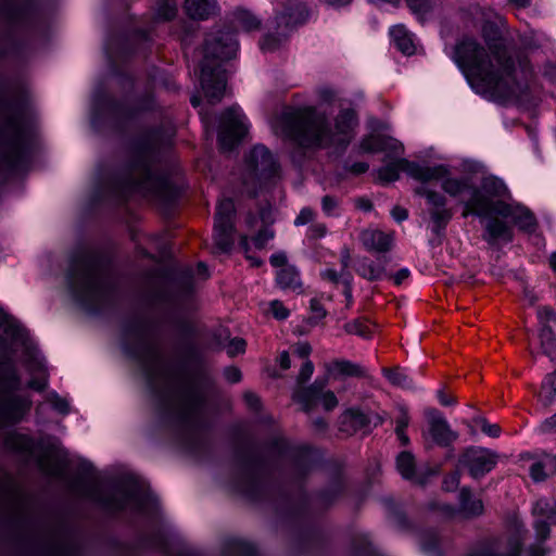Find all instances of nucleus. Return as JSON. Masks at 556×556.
Listing matches in <instances>:
<instances>
[{"label": "nucleus", "instance_id": "nucleus-61", "mask_svg": "<svg viewBox=\"0 0 556 556\" xmlns=\"http://www.w3.org/2000/svg\"><path fill=\"white\" fill-rule=\"evenodd\" d=\"M407 426V422L404 419H401L399 425L395 428V433L403 445L408 443V437L405 434L404 430Z\"/></svg>", "mask_w": 556, "mask_h": 556}, {"label": "nucleus", "instance_id": "nucleus-64", "mask_svg": "<svg viewBox=\"0 0 556 556\" xmlns=\"http://www.w3.org/2000/svg\"><path fill=\"white\" fill-rule=\"evenodd\" d=\"M77 465L79 467V470L84 473V475H89L93 471V466L92 464L85 459V458H80V457H77Z\"/></svg>", "mask_w": 556, "mask_h": 556}, {"label": "nucleus", "instance_id": "nucleus-53", "mask_svg": "<svg viewBox=\"0 0 556 556\" xmlns=\"http://www.w3.org/2000/svg\"><path fill=\"white\" fill-rule=\"evenodd\" d=\"M538 318L541 327L548 326L547 323L556 319V314L548 307H540L538 309Z\"/></svg>", "mask_w": 556, "mask_h": 556}, {"label": "nucleus", "instance_id": "nucleus-52", "mask_svg": "<svg viewBox=\"0 0 556 556\" xmlns=\"http://www.w3.org/2000/svg\"><path fill=\"white\" fill-rule=\"evenodd\" d=\"M274 238V231L265 228L261 230L254 238V244L256 248H263L269 240Z\"/></svg>", "mask_w": 556, "mask_h": 556}, {"label": "nucleus", "instance_id": "nucleus-12", "mask_svg": "<svg viewBox=\"0 0 556 556\" xmlns=\"http://www.w3.org/2000/svg\"><path fill=\"white\" fill-rule=\"evenodd\" d=\"M162 185L163 180L152 173L146 153L130 165L122 181V188L125 192H138L144 195L155 192Z\"/></svg>", "mask_w": 556, "mask_h": 556}, {"label": "nucleus", "instance_id": "nucleus-62", "mask_svg": "<svg viewBox=\"0 0 556 556\" xmlns=\"http://www.w3.org/2000/svg\"><path fill=\"white\" fill-rule=\"evenodd\" d=\"M343 273H344V271H342V270H341V273H337L336 270H333V269H330V268H329V269H325L324 271H321V277H323L324 279H327V280H329V281H331V282L337 283V282H339V281H341V282H342V277H341V275H342Z\"/></svg>", "mask_w": 556, "mask_h": 556}, {"label": "nucleus", "instance_id": "nucleus-57", "mask_svg": "<svg viewBox=\"0 0 556 556\" xmlns=\"http://www.w3.org/2000/svg\"><path fill=\"white\" fill-rule=\"evenodd\" d=\"M270 264L274 267L281 269L282 267L290 266L287 263V255L283 252L275 253L270 256Z\"/></svg>", "mask_w": 556, "mask_h": 556}, {"label": "nucleus", "instance_id": "nucleus-19", "mask_svg": "<svg viewBox=\"0 0 556 556\" xmlns=\"http://www.w3.org/2000/svg\"><path fill=\"white\" fill-rule=\"evenodd\" d=\"M330 378L326 372L324 377H317L312 384L307 387L298 386L294 389L292 399L301 405L304 413H309L315 407L317 396L328 390L327 387Z\"/></svg>", "mask_w": 556, "mask_h": 556}, {"label": "nucleus", "instance_id": "nucleus-49", "mask_svg": "<svg viewBox=\"0 0 556 556\" xmlns=\"http://www.w3.org/2000/svg\"><path fill=\"white\" fill-rule=\"evenodd\" d=\"M244 351H245V341L241 338L232 339L227 346V353L230 356H236L238 354L243 353Z\"/></svg>", "mask_w": 556, "mask_h": 556}, {"label": "nucleus", "instance_id": "nucleus-22", "mask_svg": "<svg viewBox=\"0 0 556 556\" xmlns=\"http://www.w3.org/2000/svg\"><path fill=\"white\" fill-rule=\"evenodd\" d=\"M325 369L328 376L338 380L344 377H365L366 369L359 364L346 361L334 359L331 363L325 364Z\"/></svg>", "mask_w": 556, "mask_h": 556}, {"label": "nucleus", "instance_id": "nucleus-59", "mask_svg": "<svg viewBox=\"0 0 556 556\" xmlns=\"http://www.w3.org/2000/svg\"><path fill=\"white\" fill-rule=\"evenodd\" d=\"M437 397L440 404L444 406L454 405L457 402L455 396L447 395L443 389L438 390Z\"/></svg>", "mask_w": 556, "mask_h": 556}, {"label": "nucleus", "instance_id": "nucleus-55", "mask_svg": "<svg viewBox=\"0 0 556 556\" xmlns=\"http://www.w3.org/2000/svg\"><path fill=\"white\" fill-rule=\"evenodd\" d=\"M224 377L229 383H237L241 380V371L237 367L229 366L224 369Z\"/></svg>", "mask_w": 556, "mask_h": 556}, {"label": "nucleus", "instance_id": "nucleus-31", "mask_svg": "<svg viewBox=\"0 0 556 556\" xmlns=\"http://www.w3.org/2000/svg\"><path fill=\"white\" fill-rule=\"evenodd\" d=\"M540 340L543 353L552 361H556V338L549 326L540 329Z\"/></svg>", "mask_w": 556, "mask_h": 556}, {"label": "nucleus", "instance_id": "nucleus-58", "mask_svg": "<svg viewBox=\"0 0 556 556\" xmlns=\"http://www.w3.org/2000/svg\"><path fill=\"white\" fill-rule=\"evenodd\" d=\"M28 367L30 370H38L43 371L45 370V359L39 353L35 352L33 353V361L28 364Z\"/></svg>", "mask_w": 556, "mask_h": 556}, {"label": "nucleus", "instance_id": "nucleus-63", "mask_svg": "<svg viewBox=\"0 0 556 556\" xmlns=\"http://www.w3.org/2000/svg\"><path fill=\"white\" fill-rule=\"evenodd\" d=\"M391 215L392 217L396 220V222H403L407 218L408 216V213L405 208L401 207V206H394L391 211Z\"/></svg>", "mask_w": 556, "mask_h": 556}, {"label": "nucleus", "instance_id": "nucleus-56", "mask_svg": "<svg viewBox=\"0 0 556 556\" xmlns=\"http://www.w3.org/2000/svg\"><path fill=\"white\" fill-rule=\"evenodd\" d=\"M312 352V346L307 342L298 343L294 348V353L302 359H308Z\"/></svg>", "mask_w": 556, "mask_h": 556}, {"label": "nucleus", "instance_id": "nucleus-48", "mask_svg": "<svg viewBox=\"0 0 556 556\" xmlns=\"http://www.w3.org/2000/svg\"><path fill=\"white\" fill-rule=\"evenodd\" d=\"M321 207L326 215L332 216L336 215V211L339 207V202L331 195H325L321 199Z\"/></svg>", "mask_w": 556, "mask_h": 556}, {"label": "nucleus", "instance_id": "nucleus-54", "mask_svg": "<svg viewBox=\"0 0 556 556\" xmlns=\"http://www.w3.org/2000/svg\"><path fill=\"white\" fill-rule=\"evenodd\" d=\"M313 218H314V212L308 207H304L301 210L300 214L296 216L294 224L296 226H303V225H306L309 222H312Z\"/></svg>", "mask_w": 556, "mask_h": 556}, {"label": "nucleus", "instance_id": "nucleus-3", "mask_svg": "<svg viewBox=\"0 0 556 556\" xmlns=\"http://www.w3.org/2000/svg\"><path fill=\"white\" fill-rule=\"evenodd\" d=\"M356 113L342 109L330 123L314 108L286 111L273 123V129L304 147L344 149L354 136Z\"/></svg>", "mask_w": 556, "mask_h": 556}, {"label": "nucleus", "instance_id": "nucleus-37", "mask_svg": "<svg viewBox=\"0 0 556 556\" xmlns=\"http://www.w3.org/2000/svg\"><path fill=\"white\" fill-rule=\"evenodd\" d=\"M344 329L348 333L359 336L364 339L370 337V331L366 323L362 319H355L345 324Z\"/></svg>", "mask_w": 556, "mask_h": 556}, {"label": "nucleus", "instance_id": "nucleus-13", "mask_svg": "<svg viewBox=\"0 0 556 556\" xmlns=\"http://www.w3.org/2000/svg\"><path fill=\"white\" fill-rule=\"evenodd\" d=\"M249 123L239 106L227 109L220 116L218 142L223 151H231L247 135Z\"/></svg>", "mask_w": 556, "mask_h": 556}, {"label": "nucleus", "instance_id": "nucleus-51", "mask_svg": "<svg viewBox=\"0 0 556 556\" xmlns=\"http://www.w3.org/2000/svg\"><path fill=\"white\" fill-rule=\"evenodd\" d=\"M529 473L534 482H541L546 478L544 467L540 462H534L530 466Z\"/></svg>", "mask_w": 556, "mask_h": 556}, {"label": "nucleus", "instance_id": "nucleus-2", "mask_svg": "<svg viewBox=\"0 0 556 556\" xmlns=\"http://www.w3.org/2000/svg\"><path fill=\"white\" fill-rule=\"evenodd\" d=\"M454 59L477 93L502 102L518 100L523 93L525 84L505 51L488 52L475 39L464 38L455 48Z\"/></svg>", "mask_w": 556, "mask_h": 556}, {"label": "nucleus", "instance_id": "nucleus-10", "mask_svg": "<svg viewBox=\"0 0 556 556\" xmlns=\"http://www.w3.org/2000/svg\"><path fill=\"white\" fill-rule=\"evenodd\" d=\"M164 375L174 388V401L177 406L193 410L205 402L206 388L212 384L210 379L202 381L180 368L166 371Z\"/></svg>", "mask_w": 556, "mask_h": 556}, {"label": "nucleus", "instance_id": "nucleus-18", "mask_svg": "<svg viewBox=\"0 0 556 556\" xmlns=\"http://www.w3.org/2000/svg\"><path fill=\"white\" fill-rule=\"evenodd\" d=\"M460 464L466 467L473 478L483 477L496 465V454L483 447H469L460 458Z\"/></svg>", "mask_w": 556, "mask_h": 556}, {"label": "nucleus", "instance_id": "nucleus-60", "mask_svg": "<svg viewBox=\"0 0 556 556\" xmlns=\"http://www.w3.org/2000/svg\"><path fill=\"white\" fill-rule=\"evenodd\" d=\"M342 277V283L345 286V289H344V295L346 296V299L349 301L352 300V280H353V277L350 273H343L341 275Z\"/></svg>", "mask_w": 556, "mask_h": 556}, {"label": "nucleus", "instance_id": "nucleus-15", "mask_svg": "<svg viewBox=\"0 0 556 556\" xmlns=\"http://www.w3.org/2000/svg\"><path fill=\"white\" fill-rule=\"evenodd\" d=\"M418 193L427 201L431 231L437 235L441 233L453 217V210L447 206L446 197L428 188H420Z\"/></svg>", "mask_w": 556, "mask_h": 556}, {"label": "nucleus", "instance_id": "nucleus-38", "mask_svg": "<svg viewBox=\"0 0 556 556\" xmlns=\"http://www.w3.org/2000/svg\"><path fill=\"white\" fill-rule=\"evenodd\" d=\"M317 403L323 406L326 413H330L339 405V400L333 391L327 390L317 396Z\"/></svg>", "mask_w": 556, "mask_h": 556}, {"label": "nucleus", "instance_id": "nucleus-40", "mask_svg": "<svg viewBox=\"0 0 556 556\" xmlns=\"http://www.w3.org/2000/svg\"><path fill=\"white\" fill-rule=\"evenodd\" d=\"M367 420L368 419H341L339 430L346 435H351L364 427Z\"/></svg>", "mask_w": 556, "mask_h": 556}, {"label": "nucleus", "instance_id": "nucleus-4", "mask_svg": "<svg viewBox=\"0 0 556 556\" xmlns=\"http://www.w3.org/2000/svg\"><path fill=\"white\" fill-rule=\"evenodd\" d=\"M25 329L0 309V417H21L31 405L28 392L11 365V354L20 348L28 350Z\"/></svg>", "mask_w": 556, "mask_h": 556}, {"label": "nucleus", "instance_id": "nucleus-17", "mask_svg": "<svg viewBox=\"0 0 556 556\" xmlns=\"http://www.w3.org/2000/svg\"><path fill=\"white\" fill-rule=\"evenodd\" d=\"M459 508L456 509L450 504L431 503L430 509L437 510L444 518H452L457 513L465 517L479 516L483 511V503L480 498L472 497L468 488H463L458 495Z\"/></svg>", "mask_w": 556, "mask_h": 556}, {"label": "nucleus", "instance_id": "nucleus-1", "mask_svg": "<svg viewBox=\"0 0 556 556\" xmlns=\"http://www.w3.org/2000/svg\"><path fill=\"white\" fill-rule=\"evenodd\" d=\"M400 172L420 182H440L443 192L463 205V217L475 215L486 218L483 238L490 244L513 240L511 227L496 218L497 216L509 220L526 232H532L536 227L535 217L527 207L505 201L507 188L496 177H485L476 186L468 176H453L450 168L443 164L428 165L406 159L380 167L377 174L381 181L391 182L399 179Z\"/></svg>", "mask_w": 556, "mask_h": 556}, {"label": "nucleus", "instance_id": "nucleus-21", "mask_svg": "<svg viewBox=\"0 0 556 556\" xmlns=\"http://www.w3.org/2000/svg\"><path fill=\"white\" fill-rule=\"evenodd\" d=\"M364 248L372 252H387L392 244V236L379 229H365L359 235Z\"/></svg>", "mask_w": 556, "mask_h": 556}, {"label": "nucleus", "instance_id": "nucleus-32", "mask_svg": "<svg viewBox=\"0 0 556 556\" xmlns=\"http://www.w3.org/2000/svg\"><path fill=\"white\" fill-rule=\"evenodd\" d=\"M382 372L389 382L395 387L403 389H412L414 387L412 379L402 369L383 368Z\"/></svg>", "mask_w": 556, "mask_h": 556}, {"label": "nucleus", "instance_id": "nucleus-5", "mask_svg": "<svg viewBox=\"0 0 556 556\" xmlns=\"http://www.w3.org/2000/svg\"><path fill=\"white\" fill-rule=\"evenodd\" d=\"M31 127L20 101H0V170L20 172L30 153Z\"/></svg>", "mask_w": 556, "mask_h": 556}, {"label": "nucleus", "instance_id": "nucleus-26", "mask_svg": "<svg viewBox=\"0 0 556 556\" xmlns=\"http://www.w3.org/2000/svg\"><path fill=\"white\" fill-rule=\"evenodd\" d=\"M390 36L396 48L404 54L412 55L415 53L414 35L409 33L404 25H395L390 29Z\"/></svg>", "mask_w": 556, "mask_h": 556}, {"label": "nucleus", "instance_id": "nucleus-29", "mask_svg": "<svg viewBox=\"0 0 556 556\" xmlns=\"http://www.w3.org/2000/svg\"><path fill=\"white\" fill-rule=\"evenodd\" d=\"M165 427L173 432V437L179 441H188L194 434L192 419H164Z\"/></svg>", "mask_w": 556, "mask_h": 556}, {"label": "nucleus", "instance_id": "nucleus-43", "mask_svg": "<svg viewBox=\"0 0 556 556\" xmlns=\"http://www.w3.org/2000/svg\"><path fill=\"white\" fill-rule=\"evenodd\" d=\"M314 372V364L309 359H305L300 368V371L296 377V382L299 386L308 381Z\"/></svg>", "mask_w": 556, "mask_h": 556}, {"label": "nucleus", "instance_id": "nucleus-11", "mask_svg": "<svg viewBox=\"0 0 556 556\" xmlns=\"http://www.w3.org/2000/svg\"><path fill=\"white\" fill-rule=\"evenodd\" d=\"M306 5L300 1L291 0L275 17V34H268L261 42L263 51L271 52L278 49L287 39L289 33L303 25L308 18Z\"/></svg>", "mask_w": 556, "mask_h": 556}, {"label": "nucleus", "instance_id": "nucleus-33", "mask_svg": "<svg viewBox=\"0 0 556 556\" xmlns=\"http://www.w3.org/2000/svg\"><path fill=\"white\" fill-rule=\"evenodd\" d=\"M235 22L237 26L244 31L258 29L261 25L260 20L245 10H240L235 13Z\"/></svg>", "mask_w": 556, "mask_h": 556}, {"label": "nucleus", "instance_id": "nucleus-24", "mask_svg": "<svg viewBox=\"0 0 556 556\" xmlns=\"http://www.w3.org/2000/svg\"><path fill=\"white\" fill-rule=\"evenodd\" d=\"M548 504L545 501H538L533 507L534 514L542 515V518H538L534 522L535 534L540 540L547 539L549 526L556 523V511L551 509L548 513H545Z\"/></svg>", "mask_w": 556, "mask_h": 556}, {"label": "nucleus", "instance_id": "nucleus-27", "mask_svg": "<svg viewBox=\"0 0 556 556\" xmlns=\"http://www.w3.org/2000/svg\"><path fill=\"white\" fill-rule=\"evenodd\" d=\"M428 435L440 445H447L455 440V433L448 428L444 419H431Z\"/></svg>", "mask_w": 556, "mask_h": 556}, {"label": "nucleus", "instance_id": "nucleus-41", "mask_svg": "<svg viewBox=\"0 0 556 556\" xmlns=\"http://www.w3.org/2000/svg\"><path fill=\"white\" fill-rule=\"evenodd\" d=\"M383 146L386 148L381 152H386L388 156H397L403 153V144L391 137H383Z\"/></svg>", "mask_w": 556, "mask_h": 556}, {"label": "nucleus", "instance_id": "nucleus-47", "mask_svg": "<svg viewBox=\"0 0 556 556\" xmlns=\"http://www.w3.org/2000/svg\"><path fill=\"white\" fill-rule=\"evenodd\" d=\"M318 98L320 103L330 104L338 100V93L330 87H323L318 90Z\"/></svg>", "mask_w": 556, "mask_h": 556}, {"label": "nucleus", "instance_id": "nucleus-35", "mask_svg": "<svg viewBox=\"0 0 556 556\" xmlns=\"http://www.w3.org/2000/svg\"><path fill=\"white\" fill-rule=\"evenodd\" d=\"M386 146H383V136L369 135L362 139L359 149L366 153L381 152Z\"/></svg>", "mask_w": 556, "mask_h": 556}, {"label": "nucleus", "instance_id": "nucleus-25", "mask_svg": "<svg viewBox=\"0 0 556 556\" xmlns=\"http://www.w3.org/2000/svg\"><path fill=\"white\" fill-rule=\"evenodd\" d=\"M276 281L278 286L286 291L302 292V281L294 266H286L278 269Z\"/></svg>", "mask_w": 556, "mask_h": 556}, {"label": "nucleus", "instance_id": "nucleus-28", "mask_svg": "<svg viewBox=\"0 0 556 556\" xmlns=\"http://www.w3.org/2000/svg\"><path fill=\"white\" fill-rule=\"evenodd\" d=\"M356 271L367 280H379L384 276L386 269L381 262H374L367 257L357 260Z\"/></svg>", "mask_w": 556, "mask_h": 556}, {"label": "nucleus", "instance_id": "nucleus-8", "mask_svg": "<svg viewBox=\"0 0 556 556\" xmlns=\"http://www.w3.org/2000/svg\"><path fill=\"white\" fill-rule=\"evenodd\" d=\"M237 51L238 42L232 33H220L205 39L203 61L200 66V80L210 102H219L226 89L225 72L218 65H211V62L235 58Z\"/></svg>", "mask_w": 556, "mask_h": 556}, {"label": "nucleus", "instance_id": "nucleus-23", "mask_svg": "<svg viewBox=\"0 0 556 556\" xmlns=\"http://www.w3.org/2000/svg\"><path fill=\"white\" fill-rule=\"evenodd\" d=\"M186 14L192 20H207L218 13V4L215 0H186Z\"/></svg>", "mask_w": 556, "mask_h": 556}, {"label": "nucleus", "instance_id": "nucleus-9", "mask_svg": "<svg viewBox=\"0 0 556 556\" xmlns=\"http://www.w3.org/2000/svg\"><path fill=\"white\" fill-rule=\"evenodd\" d=\"M67 290L74 302L90 307L102 302L111 290V280L103 266L86 256L74 264L67 276Z\"/></svg>", "mask_w": 556, "mask_h": 556}, {"label": "nucleus", "instance_id": "nucleus-6", "mask_svg": "<svg viewBox=\"0 0 556 556\" xmlns=\"http://www.w3.org/2000/svg\"><path fill=\"white\" fill-rule=\"evenodd\" d=\"M71 489L76 496L108 510L129 508L143 513L147 506L153 502L144 483L134 475L121 477L110 493L94 478L90 477L77 478Z\"/></svg>", "mask_w": 556, "mask_h": 556}, {"label": "nucleus", "instance_id": "nucleus-36", "mask_svg": "<svg viewBox=\"0 0 556 556\" xmlns=\"http://www.w3.org/2000/svg\"><path fill=\"white\" fill-rule=\"evenodd\" d=\"M47 402L59 415H70L74 413L68 401L66 399L59 396L56 393L50 394L48 396Z\"/></svg>", "mask_w": 556, "mask_h": 556}, {"label": "nucleus", "instance_id": "nucleus-14", "mask_svg": "<svg viewBox=\"0 0 556 556\" xmlns=\"http://www.w3.org/2000/svg\"><path fill=\"white\" fill-rule=\"evenodd\" d=\"M235 204L230 199L218 202L214 223V243L219 252H228L233 244Z\"/></svg>", "mask_w": 556, "mask_h": 556}, {"label": "nucleus", "instance_id": "nucleus-44", "mask_svg": "<svg viewBox=\"0 0 556 556\" xmlns=\"http://www.w3.org/2000/svg\"><path fill=\"white\" fill-rule=\"evenodd\" d=\"M269 308L274 317L278 320H285L289 317V309L278 300H274L269 303Z\"/></svg>", "mask_w": 556, "mask_h": 556}, {"label": "nucleus", "instance_id": "nucleus-20", "mask_svg": "<svg viewBox=\"0 0 556 556\" xmlns=\"http://www.w3.org/2000/svg\"><path fill=\"white\" fill-rule=\"evenodd\" d=\"M396 470L402 476L403 479L409 480L417 484H425L427 482V478L430 476H435L438 473V469H427L426 471L416 470L415 458L409 452H402L396 457Z\"/></svg>", "mask_w": 556, "mask_h": 556}, {"label": "nucleus", "instance_id": "nucleus-50", "mask_svg": "<svg viewBox=\"0 0 556 556\" xmlns=\"http://www.w3.org/2000/svg\"><path fill=\"white\" fill-rule=\"evenodd\" d=\"M459 472L454 471L443 479L442 488L444 491L452 492L456 490L459 484Z\"/></svg>", "mask_w": 556, "mask_h": 556}, {"label": "nucleus", "instance_id": "nucleus-7", "mask_svg": "<svg viewBox=\"0 0 556 556\" xmlns=\"http://www.w3.org/2000/svg\"><path fill=\"white\" fill-rule=\"evenodd\" d=\"M2 443L5 447L23 454L29 460H34L38 468L50 477H62L74 462L60 441L53 438L34 442L25 434L10 431L7 432Z\"/></svg>", "mask_w": 556, "mask_h": 556}, {"label": "nucleus", "instance_id": "nucleus-39", "mask_svg": "<svg viewBox=\"0 0 556 556\" xmlns=\"http://www.w3.org/2000/svg\"><path fill=\"white\" fill-rule=\"evenodd\" d=\"M233 556H256L255 546L244 541H237L230 546Z\"/></svg>", "mask_w": 556, "mask_h": 556}, {"label": "nucleus", "instance_id": "nucleus-46", "mask_svg": "<svg viewBox=\"0 0 556 556\" xmlns=\"http://www.w3.org/2000/svg\"><path fill=\"white\" fill-rule=\"evenodd\" d=\"M245 405L251 409L252 413H258L262 408V401L260 396L251 391H247L243 394Z\"/></svg>", "mask_w": 556, "mask_h": 556}, {"label": "nucleus", "instance_id": "nucleus-42", "mask_svg": "<svg viewBox=\"0 0 556 556\" xmlns=\"http://www.w3.org/2000/svg\"><path fill=\"white\" fill-rule=\"evenodd\" d=\"M473 421L480 427L482 433L490 438H498L502 432L498 425L486 422L485 419H473Z\"/></svg>", "mask_w": 556, "mask_h": 556}, {"label": "nucleus", "instance_id": "nucleus-45", "mask_svg": "<svg viewBox=\"0 0 556 556\" xmlns=\"http://www.w3.org/2000/svg\"><path fill=\"white\" fill-rule=\"evenodd\" d=\"M16 0H0V15L13 20L16 17Z\"/></svg>", "mask_w": 556, "mask_h": 556}, {"label": "nucleus", "instance_id": "nucleus-34", "mask_svg": "<svg viewBox=\"0 0 556 556\" xmlns=\"http://www.w3.org/2000/svg\"><path fill=\"white\" fill-rule=\"evenodd\" d=\"M177 14V4L173 0H157L155 7V18L157 21H169Z\"/></svg>", "mask_w": 556, "mask_h": 556}, {"label": "nucleus", "instance_id": "nucleus-16", "mask_svg": "<svg viewBox=\"0 0 556 556\" xmlns=\"http://www.w3.org/2000/svg\"><path fill=\"white\" fill-rule=\"evenodd\" d=\"M248 169L252 179L265 181L278 174V164L264 146H255L248 157Z\"/></svg>", "mask_w": 556, "mask_h": 556}, {"label": "nucleus", "instance_id": "nucleus-30", "mask_svg": "<svg viewBox=\"0 0 556 556\" xmlns=\"http://www.w3.org/2000/svg\"><path fill=\"white\" fill-rule=\"evenodd\" d=\"M556 397V371L545 377L539 393V401L544 405H551Z\"/></svg>", "mask_w": 556, "mask_h": 556}]
</instances>
